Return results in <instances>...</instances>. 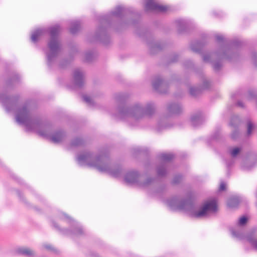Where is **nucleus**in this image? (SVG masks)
<instances>
[{"label":"nucleus","mask_w":257,"mask_h":257,"mask_svg":"<svg viewBox=\"0 0 257 257\" xmlns=\"http://www.w3.org/2000/svg\"><path fill=\"white\" fill-rule=\"evenodd\" d=\"M61 31L60 25H56L49 28H40L35 30L31 35V40L36 43L39 38L48 32L50 39L47 43L49 51L46 52L47 65L52 67L56 62V59L62 50V44L59 38Z\"/></svg>","instance_id":"6"},{"label":"nucleus","mask_w":257,"mask_h":257,"mask_svg":"<svg viewBox=\"0 0 257 257\" xmlns=\"http://www.w3.org/2000/svg\"><path fill=\"white\" fill-rule=\"evenodd\" d=\"M215 39L219 44V48L214 54L204 55L203 60L205 62L211 63L214 70L219 72L222 66V59H226L230 62L237 59L241 43L237 40H229L221 35H216Z\"/></svg>","instance_id":"3"},{"label":"nucleus","mask_w":257,"mask_h":257,"mask_svg":"<svg viewBox=\"0 0 257 257\" xmlns=\"http://www.w3.org/2000/svg\"><path fill=\"white\" fill-rule=\"evenodd\" d=\"M42 246L43 248H45L48 250L52 251H56V249L54 248V247L50 244L44 243L43 244Z\"/></svg>","instance_id":"38"},{"label":"nucleus","mask_w":257,"mask_h":257,"mask_svg":"<svg viewBox=\"0 0 257 257\" xmlns=\"http://www.w3.org/2000/svg\"><path fill=\"white\" fill-rule=\"evenodd\" d=\"M84 141L80 138H76L73 140L71 143V146L74 147H80L83 145Z\"/></svg>","instance_id":"27"},{"label":"nucleus","mask_w":257,"mask_h":257,"mask_svg":"<svg viewBox=\"0 0 257 257\" xmlns=\"http://www.w3.org/2000/svg\"><path fill=\"white\" fill-rule=\"evenodd\" d=\"M229 153L232 157H235L241 151V148L239 147H235L233 148L229 149Z\"/></svg>","instance_id":"32"},{"label":"nucleus","mask_w":257,"mask_h":257,"mask_svg":"<svg viewBox=\"0 0 257 257\" xmlns=\"http://www.w3.org/2000/svg\"><path fill=\"white\" fill-rule=\"evenodd\" d=\"M206 43V42L204 39L201 41H193L191 44V49L194 52L201 53L202 49Z\"/></svg>","instance_id":"20"},{"label":"nucleus","mask_w":257,"mask_h":257,"mask_svg":"<svg viewBox=\"0 0 257 257\" xmlns=\"http://www.w3.org/2000/svg\"><path fill=\"white\" fill-rule=\"evenodd\" d=\"M230 231L232 235L235 238L241 239L243 237V234L240 230H236L233 228H231Z\"/></svg>","instance_id":"30"},{"label":"nucleus","mask_w":257,"mask_h":257,"mask_svg":"<svg viewBox=\"0 0 257 257\" xmlns=\"http://www.w3.org/2000/svg\"><path fill=\"white\" fill-rule=\"evenodd\" d=\"M137 23V22H136V21H132V22H127V24H131V23H132V24H135V23Z\"/></svg>","instance_id":"48"},{"label":"nucleus","mask_w":257,"mask_h":257,"mask_svg":"<svg viewBox=\"0 0 257 257\" xmlns=\"http://www.w3.org/2000/svg\"><path fill=\"white\" fill-rule=\"evenodd\" d=\"M236 105L239 106V107H244V104L243 103V102L241 101H238L236 103Z\"/></svg>","instance_id":"44"},{"label":"nucleus","mask_w":257,"mask_h":257,"mask_svg":"<svg viewBox=\"0 0 257 257\" xmlns=\"http://www.w3.org/2000/svg\"><path fill=\"white\" fill-rule=\"evenodd\" d=\"M190 121L194 127H198L201 125L204 121L203 114L201 111L193 114L191 116Z\"/></svg>","instance_id":"16"},{"label":"nucleus","mask_w":257,"mask_h":257,"mask_svg":"<svg viewBox=\"0 0 257 257\" xmlns=\"http://www.w3.org/2000/svg\"><path fill=\"white\" fill-rule=\"evenodd\" d=\"M85 73L80 68H76L73 72V83L75 87L82 88L85 84Z\"/></svg>","instance_id":"13"},{"label":"nucleus","mask_w":257,"mask_h":257,"mask_svg":"<svg viewBox=\"0 0 257 257\" xmlns=\"http://www.w3.org/2000/svg\"><path fill=\"white\" fill-rule=\"evenodd\" d=\"M142 176L138 171L128 172L124 176V181L128 184H136L140 187L147 188L152 185L155 181V178L149 177L145 181H141Z\"/></svg>","instance_id":"9"},{"label":"nucleus","mask_w":257,"mask_h":257,"mask_svg":"<svg viewBox=\"0 0 257 257\" xmlns=\"http://www.w3.org/2000/svg\"><path fill=\"white\" fill-rule=\"evenodd\" d=\"M152 85L154 89L157 92L160 93H166L168 90L169 83L160 76H157L154 78Z\"/></svg>","instance_id":"12"},{"label":"nucleus","mask_w":257,"mask_h":257,"mask_svg":"<svg viewBox=\"0 0 257 257\" xmlns=\"http://www.w3.org/2000/svg\"><path fill=\"white\" fill-rule=\"evenodd\" d=\"M16 119L19 124L25 125L28 131H35L40 136L50 139L54 143L61 142L66 136L65 132L62 130L51 134V125L43 122L39 116L33 114L30 101L25 102L18 109Z\"/></svg>","instance_id":"1"},{"label":"nucleus","mask_w":257,"mask_h":257,"mask_svg":"<svg viewBox=\"0 0 257 257\" xmlns=\"http://www.w3.org/2000/svg\"><path fill=\"white\" fill-rule=\"evenodd\" d=\"M238 135V131L235 130L231 134V137L232 139L235 140L237 138Z\"/></svg>","instance_id":"41"},{"label":"nucleus","mask_w":257,"mask_h":257,"mask_svg":"<svg viewBox=\"0 0 257 257\" xmlns=\"http://www.w3.org/2000/svg\"><path fill=\"white\" fill-rule=\"evenodd\" d=\"M133 150H134V153H141L144 151V150L140 147H137L134 148Z\"/></svg>","instance_id":"42"},{"label":"nucleus","mask_w":257,"mask_h":257,"mask_svg":"<svg viewBox=\"0 0 257 257\" xmlns=\"http://www.w3.org/2000/svg\"><path fill=\"white\" fill-rule=\"evenodd\" d=\"M240 122V119L237 115H233L231 117L230 124L234 128L237 127Z\"/></svg>","instance_id":"28"},{"label":"nucleus","mask_w":257,"mask_h":257,"mask_svg":"<svg viewBox=\"0 0 257 257\" xmlns=\"http://www.w3.org/2000/svg\"><path fill=\"white\" fill-rule=\"evenodd\" d=\"M213 138H214V139H217V137H215V136H213Z\"/></svg>","instance_id":"52"},{"label":"nucleus","mask_w":257,"mask_h":257,"mask_svg":"<svg viewBox=\"0 0 257 257\" xmlns=\"http://www.w3.org/2000/svg\"><path fill=\"white\" fill-rule=\"evenodd\" d=\"M240 199L237 196L230 197L227 201V205L230 208H234L238 206Z\"/></svg>","instance_id":"25"},{"label":"nucleus","mask_w":257,"mask_h":257,"mask_svg":"<svg viewBox=\"0 0 257 257\" xmlns=\"http://www.w3.org/2000/svg\"><path fill=\"white\" fill-rule=\"evenodd\" d=\"M232 164H233V162L232 161H230L229 162H226V166H227V168H229L230 166H231Z\"/></svg>","instance_id":"45"},{"label":"nucleus","mask_w":257,"mask_h":257,"mask_svg":"<svg viewBox=\"0 0 257 257\" xmlns=\"http://www.w3.org/2000/svg\"><path fill=\"white\" fill-rule=\"evenodd\" d=\"M248 162H245L241 166L242 168L244 170H249L254 166V164L248 165Z\"/></svg>","instance_id":"37"},{"label":"nucleus","mask_w":257,"mask_h":257,"mask_svg":"<svg viewBox=\"0 0 257 257\" xmlns=\"http://www.w3.org/2000/svg\"><path fill=\"white\" fill-rule=\"evenodd\" d=\"M170 126L171 125L167 122V118H161L158 122L156 129L158 132H160Z\"/></svg>","instance_id":"22"},{"label":"nucleus","mask_w":257,"mask_h":257,"mask_svg":"<svg viewBox=\"0 0 257 257\" xmlns=\"http://www.w3.org/2000/svg\"><path fill=\"white\" fill-rule=\"evenodd\" d=\"M19 96H9L5 94H0V101L5 106L7 112L15 110L17 108Z\"/></svg>","instance_id":"11"},{"label":"nucleus","mask_w":257,"mask_h":257,"mask_svg":"<svg viewBox=\"0 0 257 257\" xmlns=\"http://www.w3.org/2000/svg\"><path fill=\"white\" fill-rule=\"evenodd\" d=\"M237 94L236 95H240V94L239 93V92H237Z\"/></svg>","instance_id":"53"},{"label":"nucleus","mask_w":257,"mask_h":257,"mask_svg":"<svg viewBox=\"0 0 257 257\" xmlns=\"http://www.w3.org/2000/svg\"><path fill=\"white\" fill-rule=\"evenodd\" d=\"M145 10L155 12H164L167 10V7L156 3L153 0H146Z\"/></svg>","instance_id":"15"},{"label":"nucleus","mask_w":257,"mask_h":257,"mask_svg":"<svg viewBox=\"0 0 257 257\" xmlns=\"http://www.w3.org/2000/svg\"><path fill=\"white\" fill-rule=\"evenodd\" d=\"M59 217L62 220H66L71 225V229L61 228L56 222L53 221L52 222L53 226L61 234L74 236H79L83 234L84 231L82 226L68 214L62 213Z\"/></svg>","instance_id":"8"},{"label":"nucleus","mask_w":257,"mask_h":257,"mask_svg":"<svg viewBox=\"0 0 257 257\" xmlns=\"http://www.w3.org/2000/svg\"><path fill=\"white\" fill-rule=\"evenodd\" d=\"M246 239L253 248L257 250V238H255L254 233H251L248 235L246 236Z\"/></svg>","instance_id":"26"},{"label":"nucleus","mask_w":257,"mask_h":257,"mask_svg":"<svg viewBox=\"0 0 257 257\" xmlns=\"http://www.w3.org/2000/svg\"><path fill=\"white\" fill-rule=\"evenodd\" d=\"M247 135L248 136H250L254 128V124L251 121V120L249 119L247 120Z\"/></svg>","instance_id":"31"},{"label":"nucleus","mask_w":257,"mask_h":257,"mask_svg":"<svg viewBox=\"0 0 257 257\" xmlns=\"http://www.w3.org/2000/svg\"><path fill=\"white\" fill-rule=\"evenodd\" d=\"M168 206L173 210L184 211L193 218H201L210 214L215 213L217 210L216 202L211 200L205 202L198 211L195 209L194 199L191 196L180 199L179 196L172 197L166 200Z\"/></svg>","instance_id":"4"},{"label":"nucleus","mask_w":257,"mask_h":257,"mask_svg":"<svg viewBox=\"0 0 257 257\" xmlns=\"http://www.w3.org/2000/svg\"><path fill=\"white\" fill-rule=\"evenodd\" d=\"M178 32L179 33L185 32L187 31L190 25V21L186 19H179L175 22Z\"/></svg>","instance_id":"17"},{"label":"nucleus","mask_w":257,"mask_h":257,"mask_svg":"<svg viewBox=\"0 0 257 257\" xmlns=\"http://www.w3.org/2000/svg\"><path fill=\"white\" fill-rule=\"evenodd\" d=\"M148 45L151 54H155L158 51L161 50L164 47V44L160 42L154 40L148 41Z\"/></svg>","instance_id":"18"},{"label":"nucleus","mask_w":257,"mask_h":257,"mask_svg":"<svg viewBox=\"0 0 257 257\" xmlns=\"http://www.w3.org/2000/svg\"><path fill=\"white\" fill-rule=\"evenodd\" d=\"M80 29V22L79 21H72L69 28L70 32L72 34H75Z\"/></svg>","instance_id":"24"},{"label":"nucleus","mask_w":257,"mask_h":257,"mask_svg":"<svg viewBox=\"0 0 257 257\" xmlns=\"http://www.w3.org/2000/svg\"><path fill=\"white\" fill-rule=\"evenodd\" d=\"M18 252L27 257H34L35 255V251L28 247L19 248Z\"/></svg>","instance_id":"21"},{"label":"nucleus","mask_w":257,"mask_h":257,"mask_svg":"<svg viewBox=\"0 0 257 257\" xmlns=\"http://www.w3.org/2000/svg\"><path fill=\"white\" fill-rule=\"evenodd\" d=\"M184 66L186 69L194 68V64L190 60H187L184 62Z\"/></svg>","instance_id":"34"},{"label":"nucleus","mask_w":257,"mask_h":257,"mask_svg":"<svg viewBox=\"0 0 257 257\" xmlns=\"http://www.w3.org/2000/svg\"><path fill=\"white\" fill-rule=\"evenodd\" d=\"M114 99L118 106L113 115L128 122L132 126L136 125L138 122L145 116H152L156 112V105L152 102H148L145 105L137 103L128 106L125 103L126 96L123 93L116 94Z\"/></svg>","instance_id":"2"},{"label":"nucleus","mask_w":257,"mask_h":257,"mask_svg":"<svg viewBox=\"0 0 257 257\" xmlns=\"http://www.w3.org/2000/svg\"><path fill=\"white\" fill-rule=\"evenodd\" d=\"M211 82L202 76V86L199 87L194 86L190 87L189 88V93L191 96L195 97L200 94L203 90L209 88Z\"/></svg>","instance_id":"14"},{"label":"nucleus","mask_w":257,"mask_h":257,"mask_svg":"<svg viewBox=\"0 0 257 257\" xmlns=\"http://www.w3.org/2000/svg\"><path fill=\"white\" fill-rule=\"evenodd\" d=\"M167 110L170 114H178L182 112V107L179 103L172 102L168 104Z\"/></svg>","instance_id":"19"},{"label":"nucleus","mask_w":257,"mask_h":257,"mask_svg":"<svg viewBox=\"0 0 257 257\" xmlns=\"http://www.w3.org/2000/svg\"><path fill=\"white\" fill-rule=\"evenodd\" d=\"M248 93H249L250 98H252L254 96V95L253 94V93L252 92L249 91Z\"/></svg>","instance_id":"47"},{"label":"nucleus","mask_w":257,"mask_h":257,"mask_svg":"<svg viewBox=\"0 0 257 257\" xmlns=\"http://www.w3.org/2000/svg\"><path fill=\"white\" fill-rule=\"evenodd\" d=\"M235 95H236V94L232 95V97H233V98L235 97H236V96H235Z\"/></svg>","instance_id":"51"},{"label":"nucleus","mask_w":257,"mask_h":257,"mask_svg":"<svg viewBox=\"0 0 257 257\" xmlns=\"http://www.w3.org/2000/svg\"><path fill=\"white\" fill-rule=\"evenodd\" d=\"M19 76L18 74H14L13 75V76L12 77H11L10 79H9L7 81V86H11L12 85L17 83V82H19Z\"/></svg>","instance_id":"29"},{"label":"nucleus","mask_w":257,"mask_h":257,"mask_svg":"<svg viewBox=\"0 0 257 257\" xmlns=\"http://www.w3.org/2000/svg\"><path fill=\"white\" fill-rule=\"evenodd\" d=\"M159 157L161 162L157 167V174L159 177H164L167 174L169 162L174 158V156L172 154H161Z\"/></svg>","instance_id":"10"},{"label":"nucleus","mask_w":257,"mask_h":257,"mask_svg":"<svg viewBox=\"0 0 257 257\" xmlns=\"http://www.w3.org/2000/svg\"><path fill=\"white\" fill-rule=\"evenodd\" d=\"M213 14L214 16H219V17H220V16H221L220 14H216L215 12H213Z\"/></svg>","instance_id":"49"},{"label":"nucleus","mask_w":257,"mask_h":257,"mask_svg":"<svg viewBox=\"0 0 257 257\" xmlns=\"http://www.w3.org/2000/svg\"><path fill=\"white\" fill-rule=\"evenodd\" d=\"M128 15L139 16L132 8L118 6L114 10L107 15L101 16L99 18L100 25L97 28L94 37V41H98L104 45H108L110 42V39L108 32V27L110 26L112 17L122 19Z\"/></svg>","instance_id":"7"},{"label":"nucleus","mask_w":257,"mask_h":257,"mask_svg":"<svg viewBox=\"0 0 257 257\" xmlns=\"http://www.w3.org/2000/svg\"><path fill=\"white\" fill-rule=\"evenodd\" d=\"M247 221V218L245 216H242L239 218L238 221V225L239 226L244 225Z\"/></svg>","instance_id":"36"},{"label":"nucleus","mask_w":257,"mask_h":257,"mask_svg":"<svg viewBox=\"0 0 257 257\" xmlns=\"http://www.w3.org/2000/svg\"><path fill=\"white\" fill-rule=\"evenodd\" d=\"M225 190V184L224 183L222 182L219 187V191H222Z\"/></svg>","instance_id":"43"},{"label":"nucleus","mask_w":257,"mask_h":257,"mask_svg":"<svg viewBox=\"0 0 257 257\" xmlns=\"http://www.w3.org/2000/svg\"><path fill=\"white\" fill-rule=\"evenodd\" d=\"M68 64V62L66 61V64Z\"/></svg>","instance_id":"54"},{"label":"nucleus","mask_w":257,"mask_h":257,"mask_svg":"<svg viewBox=\"0 0 257 257\" xmlns=\"http://www.w3.org/2000/svg\"><path fill=\"white\" fill-rule=\"evenodd\" d=\"M76 160L80 166L94 167L99 171L106 172L114 177L120 176L122 173L119 165L110 163L108 154L106 152L95 155L91 152L85 151L78 154Z\"/></svg>","instance_id":"5"},{"label":"nucleus","mask_w":257,"mask_h":257,"mask_svg":"<svg viewBox=\"0 0 257 257\" xmlns=\"http://www.w3.org/2000/svg\"><path fill=\"white\" fill-rule=\"evenodd\" d=\"M17 194L18 195V196L20 197V198H23V195L20 192V191L18 190L17 191Z\"/></svg>","instance_id":"46"},{"label":"nucleus","mask_w":257,"mask_h":257,"mask_svg":"<svg viewBox=\"0 0 257 257\" xmlns=\"http://www.w3.org/2000/svg\"><path fill=\"white\" fill-rule=\"evenodd\" d=\"M251 57L254 65L257 66V53L255 52H252Z\"/></svg>","instance_id":"39"},{"label":"nucleus","mask_w":257,"mask_h":257,"mask_svg":"<svg viewBox=\"0 0 257 257\" xmlns=\"http://www.w3.org/2000/svg\"><path fill=\"white\" fill-rule=\"evenodd\" d=\"M183 176L181 174H177L175 175L172 180L173 184H178L182 180Z\"/></svg>","instance_id":"33"},{"label":"nucleus","mask_w":257,"mask_h":257,"mask_svg":"<svg viewBox=\"0 0 257 257\" xmlns=\"http://www.w3.org/2000/svg\"><path fill=\"white\" fill-rule=\"evenodd\" d=\"M179 59V55L176 53L172 54L169 58V61L171 63L176 62Z\"/></svg>","instance_id":"35"},{"label":"nucleus","mask_w":257,"mask_h":257,"mask_svg":"<svg viewBox=\"0 0 257 257\" xmlns=\"http://www.w3.org/2000/svg\"><path fill=\"white\" fill-rule=\"evenodd\" d=\"M60 67L62 68V67H64V65H61V64H60Z\"/></svg>","instance_id":"50"},{"label":"nucleus","mask_w":257,"mask_h":257,"mask_svg":"<svg viewBox=\"0 0 257 257\" xmlns=\"http://www.w3.org/2000/svg\"><path fill=\"white\" fill-rule=\"evenodd\" d=\"M82 98H83V100L84 101H85L86 102H87L89 104H91L92 103V99L90 97L85 95H83L82 96Z\"/></svg>","instance_id":"40"},{"label":"nucleus","mask_w":257,"mask_h":257,"mask_svg":"<svg viewBox=\"0 0 257 257\" xmlns=\"http://www.w3.org/2000/svg\"><path fill=\"white\" fill-rule=\"evenodd\" d=\"M96 56V53L94 50L87 51L84 54V61L87 63L91 62Z\"/></svg>","instance_id":"23"}]
</instances>
